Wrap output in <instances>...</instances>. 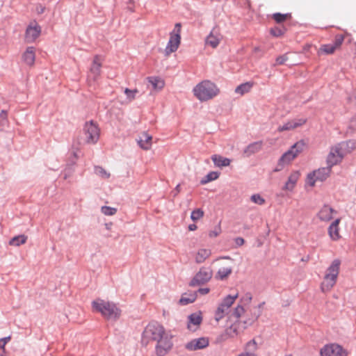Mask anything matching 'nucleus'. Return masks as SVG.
<instances>
[{"label": "nucleus", "instance_id": "72a5a7b5", "mask_svg": "<svg viewBox=\"0 0 356 356\" xmlns=\"http://www.w3.org/2000/svg\"><path fill=\"white\" fill-rule=\"evenodd\" d=\"M238 293H235L232 295H228L222 300L221 303L224 305L226 307V308H228V309L229 310L231 306L234 304V302L238 298Z\"/></svg>", "mask_w": 356, "mask_h": 356}, {"label": "nucleus", "instance_id": "4d7b16f0", "mask_svg": "<svg viewBox=\"0 0 356 356\" xmlns=\"http://www.w3.org/2000/svg\"><path fill=\"white\" fill-rule=\"evenodd\" d=\"M179 188H180L179 184L176 186V190L177 191V192H179Z\"/></svg>", "mask_w": 356, "mask_h": 356}, {"label": "nucleus", "instance_id": "1a4fd4ad", "mask_svg": "<svg viewBox=\"0 0 356 356\" xmlns=\"http://www.w3.org/2000/svg\"><path fill=\"white\" fill-rule=\"evenodd\" d=\"M168 333L164 327L157 323H149L144 331V337L151 340L157 341Z\"/></svg>", "mask_w": 356, "mask_h": 356}, {"label": "nucleus", "instance_id": "412c9836", "mask_svg": "<svg viewBox=\"0 0 356 356\" xmlns=\"http://www.w3.org/2000/svg\"><path fill=\"white\" fill-rule=\"evenodd\" d=\"M340 223V219H335L329 226L327 232L330 238L332 241H338L341 238L340 229L339 225Z\"/></svg>", "mask_w": 356, "mask_h": 356}, {"label": "nucleus", "instance_id": "a18cd8bd", "mask_svg": "<svg viewBox=\"0 0 356 356\" xmlns=\"http://www.w3.org/2000/svg\"><path fill=\"white\" fill-rule=\"evenodd\" d=\"M221 232V229L220 227H216L214 228V229L213 230H211L209 232V236L210 238H215L216 236H218Z\"/></svg>", "mask_w": 356, "mask_h": 356}, {"label": "nucleus", "instance_id": "e433bc0d", "mask_svg": "<svg viewBox=\"0 0 356 356\" xmlns=\"http://www.w3.org/2000/svg\"><path fill=\"white\" fill-rule=\"evenodd\" d=\"M95 174L102 177V179H108L110 177V173L108 172L102 167L97 166L95 168Z\"/></svg>", "mask_w": 356, "mask_h": 356}, {"label": "nucleus", "instance_id": "6ab92c4d", "mask_svg": "<svg viewBox=\"0 0 356 356\" xmlns=\"http://www.w3.org/2000/svg\"><path fill=\"white\" fill-rule=\"evenodd\" d=\"M300 177V173L299 171H293L289 175L286 181L285 182L284 186L282 187V190L285 191L292 192L294 190Z\"/></svg>", "mask_w": 356, "mask_h": 356}, {"label": "nucleus", "instance_id": "2eb2a0df", "mask_svg": "<svg viewBox=\"0 0 356 356\" xmlns=\"http://www.w3.org/2000/svg\"><path fill=\"white\" fill-rule=\"evenodd\" d=\"M41 28L36 22H31L26 28L25 40L27 42H34L40 35Z\"/></svg>", "mask_w": 356, "mask_h": 356}, {"label": "nucleus", "instance_id": "c756f323", "mask_svg": "<svg viewBox=\"0 0 356 356\" xmlns=\"http://www.w3.org/2000/svg\"><path fill=\"white\" fill-rule=\"evenodd\" d=\"M254 85V83L253 81H248L245 83H243L242 84H240L235 88V93L240 95L241 96L248 93L251 91L252 88H253Z\"/></svg>", "mask_w": 356, "mask_h": 356}, {"label": "nucleus", "instance_id": "4be33fe9", "mask_svg": "<svg viewBox=\"0 0 356 356\" xmlns=\"http://www.w3.org/2000/svg\"><path fill=\"white\" fill-rule=\"evenodd\" d=\"M211 255V250L209 248H200L194 254L193 258L197 264H202Z\"/></svg>", "mask_w": 356, "mask_h": 356}, {"label": "nucleus", "instance_id": "8fccbe9b", "mask_svg": "<svg viewBox=\"0 0 356 356\" xmlns=\"http://www.w3.org/2000/svg\"><path fill=\"white\" fill-rule=\"evenodd\" d=\"M209 291H210V289L209 288H200L198 290V292L202 295H206V294L209 293Z\"/></svg>", "mask_w": 356, "mask_h": 356}, {"label": "nucleus", "instance_id": "3c124183", "mask_svg": "<svg viewBox=\"0 0 356 356\" xmlns=\"http://www.w3.org/2000/svg\"><path fill=\"white\" fill-rule=\"evenodd\" d=\"M235 241H236V243L238 245H243L244 243V239L243 238H241V237H238L235 239Z\"/></svg>", "mask_w": 356, "mask_h": 356}, {"label": "nucleus", "instance_id": "58836bf2", "mask_svg": "<svg viewBox=\"0 0 356 356\" xmlns=\"http://www.w3.org/2000/svg\"><path fill=\"white\" fill-rule=\"evenodd\" d=\"M204 216V211L201 209H196L191 213V218L193 221L201 219Z\"/></svg>", "mask_w": 356, "mask_h": 356}, {"label": "nucleus", "instance_id": "f704fd0d", "mask_svg": "<svg viewBox=\"0 0 356 356\" xmlns=\"http://www.w3.org/2000/svg\"><path fill=\"white\" fill-rule=\"evenodd\" d=\"M28 237L26 235L22 234L13 237L9 242L10 245L19 246L24 244L27 241Z\"/></svg>", "mask_w": 356, "mask_h": 356}, {"label": "nucleus", "instance_id": "f03ea898", "mask_svg": "<svg viewBox=\"0 0 356 356\" xmlns=\"http://www.w3.org/2000/svg\"><path fill=\"white\" fill-rule=\"evenodd\" d=\"M193 91L194 95L201 102L210 100L220 92L217 86L209 80H204L198 83Z\"/></svg>", "mask_w": 356, "mask_h": 356}, {"label": "nucleus", "instance_id": "2f4dec72", "mask_svg": "<svg viewBox=\"0 0 356 356\" xmlns=\"http://www.w3.org/2000/svg\"><path fill=\"white\" fill-rule=\"evenodd\" d=\"M229 312L228 308H226V307L220 302L216 311L215 319L216 321H219L220 319L223 318Z\"/></svg>", "mask_w": 356, "mask_h": 356}, {"label": "nucleus", "instance_id": "49530a36", "mask_svg": "<svg viewBox=\"0 0 356 356\" xmlns=\"http://www.w3.org/2000/svg\"><path fill=\"white\" fill-rule=\"evenodd\" d=\"M288 60V57L286 55H282L280 56H278L276 58V64L277 65H282L284 64L286 60Z\"/></svg>", "mask_w": 356, "mask_h": 356}, {"label": "nucleus", "instance_id": "c85d7f7f", "mask_svg": "<svg viewBox=\"0 0 356 356\" xmlns=\"http://www.w3.org/2000/svg\"><path fill=\"white\" fill-rule=\"evenodd\" d=\"M147 80L156 91L161 90L165 86V81L159 76H149Z\"/></svg>", "mask_w": 356, "mask_h": 356}, {"label": "nucleus", "instance_id": "473e14b6", "mask_svg": "<svg viewBox=\"0 0 356 356\" xmlns=\"http://www.w3.org/2000/svg\"><path fill=\"white\" fill-rule=\"evenodd\" d=\"M197 298L196 293H184L179 300L181 305H186L193 302Z\"/></svg>", "mask_w": 356, "mask_h": 356}, {"label": "nucleus", "instance_id": "aec40b11", "mask_svg": "<svg viewBox=\"0 0 356 356\" xmlns=\"http://www.w3.org/2000/svg\"><path fill=\"white\" fill-rule=\"evenodd\" d=\"M335 213L336 211L332 208L327 205H324L318 212L317 217L321 221L329 222L334 218Z\"/></svg>", "mask_w": 356, "mask_h": 356}, {"label": "nucleus", "instance_id": "423d86ee", "mask_svg": "<svg viewBox=\"0 0 356 356\" xmlns=\"http://www.w3.org/2000/svg\"><path fill=\"white\" fill-rule=\"evenodd\" d=\"M103 58L99 55L93 57L89 72L87 75V81L89 86H92L97 81L102 74Z\"/></svg>", "mask_w": 356, "mask_h": 356}, {"label": "nucleus", "instance_id": "20e7f679", "mask_svg": "<svg viewBox=\"0 0 356 356\" xmlns=\"http://www.w3.org/2000/svg\"><path fill=\"white\" fill-rule=\"evenodd\" d=\"M305 143L304 140H300L296 143L290 149L286 152L280 159L277 166L280 167L275 170H280L284 165H289L293 161L304 149Z\"/></svg>", "mask_w": 356, "mask_h": 356}, {"label": "nucleus", "instance_id": "0eeeda50", "mask_svg": "<svg viewBox=\"0 0 356 356\" xmlns=\"http://www.w3.org/2000/svg\"><path fill=\"white\" fill-rule=\"evenodd\" d=\"M331 168H321L309 173L306 178V185L314 187L318 181H325L330 175Z\"/></svg>", "mask_w": 356, "mask_h": 356}, {"label": "nucleus", "instance_id": "6e6d98bb", "mask_svg": "<svg viewBox=\"0 0 356 356\" xmlns=\"http://www.w3.org/2000/svg\"><path fill=\"white\" fill-rule=\"evenodd\" d=\"M348 143H350L353 147L356 145V143L355 141H349Z\"/></svg>", "mask_w": 356, "mask_h": 356}, {"label": "nucleus", "instance_id": "ddd939ff", "mask_svg": "<svg viewBox=\"0 0 356 356\" xmlns=\"http://www.w3.org/2000/svg\"><path fill=\"white\" fill-rule=\"evenodd\" d=\"M156 342L155 350L157 356H165L172 347V336L169 334H167Z\"/></svg>", "mask_w": 356, "mask_h": 356}, {"label": "nucleus", "instance_id": "09e8293b", "mask_svg": "<svg viewBox=\"0 0 356 356\" xmlns=\"http://www.w3.org/2000/svg\"><path fill=\"white\" fill-rule=\"evenodd\" d=\"M0 356H6L5 342L0 341Z\"/></svg>", "mask_w": 356, "mask_h": 356}, {"label": "nucleus", "instance_id": "79ce46f5", "mask_svg": "<svg viewBox=\"0 0 356 356\" xmlns=\"http://www.w3.org/2000/svg\"><path fill=\"white\" fill-rule=\"evenodd\" d=\"M101 211L106 216H113L116 213L117 209L113 207L104 206L101 208Z\"/></svg>", "mask_w": 356, "mask_h": 356}, {"label": "nucleus", "instance_id": "b1692460", "mask_svg": "<svg viewBox=\"0 0 356 356\" xmlns=\"http://www.w3.org/2000/svg\"><path fill=\"white\" fill-rule=\"evenodd\" d=\"M138 144L139 146L145 149L148 150L152 147V137L149 134H148L146 132H143L138 137V139L137 140Z\"/></svg>", "mask_w": 356, "mask_h": 356}, {"label": "nucleus", "instance_id": "5fc2aeb1", "mask_svg": "<svg viewBox=\"0 0 356 356\" xmlns=\"http://www.w3.org/2000/svg\"><path fill=\"white\" fill-rule=\"evenodd\" d=\"M10 340V337H5V338H3V339H1L0 341H3V342H5V345Z\"/></svg>", "mask_w": 356, "mask_h": 356}, {"label": "nucleus", "instance_id": "4468645a", "mask_svg": "<svg viewBox=\"0 0 356 356\" xmlns=\"http://www.w3.org/2000/svg\"><path fill=\"white\" fill-rule=\"evenodd\" d=\"M344 40L343 35H337L335 36L334 44H323L319 49V52L325 54H332L334 51L339 49Z\"/></svg>", "mask_w": 356, "mask_h": 356}, {"label": "nucleus", "instance_id": "864d4df0", "mask_svg": "<svg viewBox=\"0 0 356 356\" xmlns=\"http://www.w3.org/2000/svg\"><path fill=\"white\" fill-rule=\"evenodd\" d=\"M197 227L195 224H191V225H189V226H188V229L190 231H195L197 229Z\"/></svg>", "mask_w": 356, "mask_h": 356}, {"label": "nucleus", "instance_id": "7c9ffc66", "mask_svg": "<svg viewBox=\"0 0 356 356\" xmlns=\"http://www.w3.org/2000/svg\"><path fill=\"white\" fill-rule=\"evenodd\" d=\"M232 272L230 266H223L219 268L216 273V277L218 280H223L226 279Z\"/></svg>", "mask_w": 356, "mask_h": 356}, {"label": "nucleus", "instance_id": "6e6552de", "mask_svg": "<svg viewBox=\"0 0 356 356\" xmlns=\"http://www.w3.org/2000/svg\"><path fill=\"white\" fill-rule=\"evenodd\" d=\"M85 141L88 144H95L100 136V129L93 121L86 122L83 127Z\"/></svg>", "mask_w": 356, "mask_h": 356}, {"label": "nucleus", "instance_id": "4c0bfd02", "mask_svg": "<svg viewBox=\"0 0 356 356\" xmlns=\"http://www.w3.org/2000/svg\"><path fill=\"white\" fill-rule=\"evenodd\" d=\"M219 173L218 172L212 171L208 173V175L206 176L204 179H202L201 181V183L202 184H205L209 181L216 180L218 178Z\"/></svg>", "mask_w": 356, "mask_h": 356}, {"label": "nucleus", "instance_id": "f257e3e1", "mask_svg": "<svg viewBox=\"0 0 356 356\" xmlns=\"http://www.w3.org/2000/svg\"><path fill=\"white\" fill-rule=\"evenodd\" d=\"M341 261L334 259L326 269L323 280L321 283V290L323 293L330 291L336 284L339 274Z\"/></svg>", "mask_w": 356, "mask_h": 356}, {"label": "nucleus", "instance_id": "cd10ccee", "mask_svg": "<svg viewBox=\"0 0 356 356\" xmlns=\"http://www.w3.org/2000/svg\"><path fill=\"white\" fill-rule=\"evenodd\" d=\"M216 167L223 168L229 166L231 163V160L228 158L223 157L220 154H213L211 157Z\"/></svg>", "mask_w": 356, "mask_h": 356}, {"label": "nucleus", "instance_id": "de8ad7c7", "mask_svg": "<svg viewBox=\"0 0 356 356\" xmlns=\"http://www.w3.org/2000/svg\"><path fill=\"white\" fill-rule=\"evenodd\" d=\"M349 129L351 131H356V115L351 118L349 123Z\"/></svg>", "mask_w": 356, "mask_h": 356}, {"label": "nucleus", "instance_id": "39448f33", "mask_svg": "<svg viewBox=\"0 0 356 356\" xmlns=\"http://www.w3.org/2000/svg\"><path fill=\"white\" fill-rule=\"evenodd\" d=\"M181 24L177 23L173 31L170 33V38L165 49L166 56L170 55L178 49L181 43Z\"/></svg>", "mask_w": 356, "mask_h": 356}, {"label": "nucleus", "instance_id": "5701e85b", "mask_svg": "<svg viewBox=\"0 0 356 356\" xmlns=\"http://www.w3.org/2000/svg\"><path fill=\"white\" fill-rule=\"evenodd\" d=\"M202 321L201 313H194L188 316V328L191 331H195Z\"/></svg>", "mask_w": 356, "mask_h": 356}, {"label": "nucleus", "instance_id": "9d476101", "mask_svg": "<svg viewBox=\"0 0 356 356\" xmlns=\"http://www.w3.org/2000/svg\"><path fill=\"white\" fill-rule=\"evenodd\" d=\"M320 356H348V353L337 343H328L320 349Z\"/></svg>", "mask_w": 356, "mask_h": 356}, {"label": "nucleus", "instance_id": "603ef678", "mask_svg": "<svg viewBox=\"0 0 356 356\" xmlns=\"http://www.w3.org/2000/svg\"><path fill=\"white\" fill-rule=\"evenodd\" d=\"M0 118L3 120H6L7 118V113L5 111H2L0 113Z\"/></svg>", "mask_w": 356, "mask_h": 356}, {"label": "nucleus", "instance_id": "c9c22d12", "mask_svg": "<svg viewBox=\"0 0 356 356\" xmlns=\"http://www.w3.org/2000/svg\"><path fill=\"white\" fill-rule=\"evenodd\" d=\"M273 19L278 24L282 23L291 18V13L282 14L280 13H274L272 16Z\"/></svg>", "mask_w": 356, "mask_h": 356}, {"label": "nucleus", "instance_id": "a878e982", "mask_svg": "<svg viewBox=\"0 0 356 356\" xmlns=\"http://www.w3.org/2000/svg\"><path fill=\"white\" fill-rule=\"evenodd\" d=\"M23 61L28 65L32 67L35 60V50L33 47H29L22 55Z\"/></svg>", "mask_w": 356, "mask_h": 356}, {"label": "nucleus", "instance_id": "9b49d317", "mask_svg": "<svg viewBox=\"0 0 356 356\" xmlns=\"http://www.w3.org/2000/svg\"><path fill=\"white\" fill-rule=\"evenodd\" d=\"M213 276L212 270L206 267H202L195 275L190 282V286H196L208 282Z\"/></svg>", "mask_w": 356, "mask_h": 356}, {"label": "nucleus", "instance_id": "37998d69", "mask_svg": "<svg viewBox=\"0 0 356 356\" xmlns=\"http://www.w3.org/2000/svg\"><path fill=\"white\" fill-rule=\"evenodd\" d=\"M250 200L254 204L263 205L265 203V200L259 194H254L251 196Z\"/></svg>", "mask_w": 356, "mask_h": 356}, {"label": "nucleus", "instance_id": "ea45409f", "mask_svg": "<svg viewBox=\"0 0 356 356\" xmlns=\"http://www.w3.org/2000/svg\"><path fill=\"white\" fill-rule=\"evenodd\" d=\"M286 31V29L284 27H274L272 28L270 31V33L271 35L275 37H280Z\"/></svg>", "mask_w": 356, "mask_h": 356}, {"label": "nucleus", "instance_id": "a19ab883", "mask_svg": "<svg viewBox=\"0 0 356 356\" xmlns=\"http://www.w3.org/2000/svg\"><path fill=\"white\" fill-rule=\"evenodd\" d=\"M138 92V90L137 89L130 90L129 88H125L124 90V93L129 102L134 100L136 98V95Z\"/></svg>", "mask_w": 356, "mask_h": 356}, {"label": "nucleus", "instance_id": "c03bdc74", "mask_svg": "<svg viewBox=\"0 0 356 356\" xmlns=\"http://www.w3.org/2000/svg\"><path fill=\"white\" fill-rule=\"evenodd\" d=\"M245 312V309L241 305H238L234 310L233 315L238 318H240Z\"/></svg>", "mask_w": 356, "mask_h": 356}, {"label": "nucleus", "instance_id": "f3484780", "mask_svg": "<svg viewBox=\"0 0 356 356\" xmlns=\"http://www.w3.org/2000/svg\"><path fill=\"white\" fill-rule=\"evenodd\" d=\"M307 122L306 118H296L286 122H285L283 125H280L277 128V131L279 132H282L285 131H291L294 130L298 127H300L305 124Z\"/></svg>", "mask_w": 356, "mask_h": 356}, {"label": "nucleus", "instance_id": "bb28decb", "mask_svg": "<svg viewBox=\"0 0 356 356\" xmlns=\"http://www.w3.org/2000/svg\"><path fill=\"white\" fill-rule=\"evenodd\" d=\"M263 147V143L261 141H257L252 143L248 145L243 150V155L245 157H249L254 154L259 152Z\"/></svg>", "mask_w": 356, "mask_h": 356}, {"label": "nucleus", "instance_id": "dca6fc26", "mask_svg": "<svg viewBox=\"0 0 356 356\" xmlns=\"http://www.w3.org/2000/svg\"><path fill=\"white\" fill-rule=\"evenodd\" d=\"M222 40V35L219 31L213 29L205 38L204 44L206 47H210L212 49H216L218 47Z\"/></svg>", "mask_w": 356, "mask_h": 356}, {"label": "nucleus", "instance_id": "a211bd4d", "mask_svg": "<svg viewBox=\"0 0 356 356\" xmlns=\"http://www.w3.org/2000/svg\"><path fill=\"white\" fill-rule=\"evenodd\" d=\"M209 346V339L206 337L194 339L188 342L185 347L188 350H197L204 348Z\"/></svg>", "mask_w": 356, "mask_h": 356}, {"label": "nucleus", "instance_id": "7ed1b4c3", "mask_svg": "<svg viewBox=\"0 0 356 356\" xmlns=\"http://www.w3.org/2000/svg\"><path fill=\"white\" fill-rule=\"evenodd\" d=\"M92 305L97 312H100L102 316L108 319H116L120 316V309L113 302L98 299L93 301Z\"/></svg>", "mask_w": 356, "mask_h": 356}, {"label": "nucleus", "instance_id": "f8f14e48", "mask_svg": "<svg viewBox=\"0 0 356 356\" xmlns=\"http://www.w3.org/2000/svg\"><path fill=\"white\" fill-rule=\"evenodd\" d=\"M343 148L341 144L333 146L327 155V163L328 167L332 168L334 165L340 163L343 157Z\"/></svg>", "mask_w": 356, "mask_h": 356}, {"label": "nucleus", "instance_id": "393cba45", "mask_svg": "<svg viewBox=\"0 0 356 356\" xmlns=\"http://www.w3.org/2000/svg\"><path fill=\"white\" fill-rule=\"evenodd\" d=\"M257 348L258 347L256 341L252 339L245 344L244 352L237 356H257L256 353Z\"/></svg>", "mask_w": 356, "mask_h": 356}]
</instances>
